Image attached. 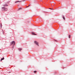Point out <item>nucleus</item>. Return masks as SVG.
I'll use <instances>...</instances> for the list:
<instances>
[{
    "label": "nucleus",
    "instance_id": "18",
    "mask_svg": "<svg viewBox=\"0 0 75 75\" xmlns=\"http://www.w3.org/2000/svg\"><path fill=\"white\" fill-rule=\"evenodd\" d=\"M42 1V0H40V1Z\"/></svg>",
    "mask_w": 75,
    "mask_h": 75
},
{
    "label": "nucleus",
    "instance_id": "20",
    "mask_svg": "<svg viewBox=\"0 0 75 75\" xmlns=\"http://www.w3.org/2000/svg\"><path fill=\"white\" fill-rule=\"evenodd\" d=\"M21 1H19V2H21Z\"/></svg>",
    "mask_w": 75,
    "mask_h": 75
},
{
    "label": "nucleus",
    "instance_id": "10",
    "mask_svg": "<svg viewBox=\"0 0 75 75\" xmlns=\"http://www.w3.org/2000/svg\"><path fill=\"white\" fill-rule=\"evenodd\" d=\"M19 50L20 51H21V50H22V48H19Z\"/></svg>",
    "mask_w": 75,
    "mask_h": 75
},
{
    "label": "nucleus",
    "instance_id": "14",
    "mask_svg": "<svg viewBox=\"0 0 75 75\" xmlns=\"http://www.w3.org/2000/svg\"><path fill=\"white\" fill-rule=\"evenodd\" d=\"M34 73H36V72H37V71H34Z\"/></svg>",
    "mask_w": 75,
    "mask_h": 75
},
{
    "label": "nucleus",
    "instance_id": "15",
    "mask_svg": "<svg viewBox=\"0 0 75 75\" xmlns=\"http://www.w3.org/2000/svg\"><path fill=\"white\" fill-rule=\"evenodd\" d=\"M30 6V5H29L28 6L26 7H28Z\"/></svg>",
    "mask_w": 75,
    "mask_h": 75
},
{
    "label": "nucleus",
    "instance_id": "7",
    "mask_svg": "<svg viewBox=\"0 0 75 75\" xmlns=\"http://www.w3.org/2000/svg\"><path fill=\"white\" fill-rule=\"evenodd\" d=\"M62 17L64 20H65V17H64V16H62Z\"/></svg>",
    "mask_w": 75,
    "mask_h": 75
},
{
    "label": "nucleus",
    "instance_id": "2",
    "mask_svg": "<svg viewBox=\"0 0 75 75\" xmlns=\"http://www.w3.org/2000/svg\"><path fill=\"white\" fill-rule=\"evenodd\" d=\"M11 45H15V42L14 41H12L11 42Z\"/></svg>",
    "mask_w": 75,
    "mask_h": 75
},
{
    "label": "nucleus",
    "instance_id": "8",
    "mask_svg": "<svg viewBox=\"0 0 75 75\" xmlns=\"http://www.w3.org/2000/svg\"><path fill=\"white\" fill-rule=\"evenodd\" d=\"M32 34L33 35H37L36 34H35L34 32H32Z\"/></svg>",
    "mask_w": 75,
    "mask_h": 75
},
{
    "label": "nucleus",
    "instance_id": "16",
    "mask_svg": "<svg viewBox=\"0 0 75 75\" xmlns=\"http://www.w3.org/2000/svg\"><path fill=\"white\" fill-rule=\"evenodd\" d=\"M49 9H50L51 10H53V9H52L50 8H49Z\"/></svg>",
    "mask_w": 75,
    "mask_h": 75
},
{
    "label": "nucleus",
    "instance_id": "5",
    "mask_svg": "<svg viewBox=\"0 0 75 75\" xmlns=\"http://www.w3.org/2000/svg\"><path fill=\"white\" fill-rule=\"evenodd\" d=\"M23 10V7H21L19 8V10Z\"/></svg>",
    "mask_w": 75,
    "mask_h": 75
},
{
    "label": "nucleus",
    "instance_id": "17",
    "mask_svg": "<svg viewBox=\"0 0 75 75\" xmlns=\"http://www.w3.org/2000/svg\"><path fill=\"white\" fill-rule=\"evenodd\" d=\"M25 1V0H23V1Z\"/></svg>",
    "mask_w": 75,
    "mask_h": 75
},
{
    "label": "nucleus",
    "instance_id": "13",
    "mask_svg": "<svg viewBox=\"0 0 75 75\" xmlns=\"http://www.w3.org/2000/svg\"><path fill=\"white\" fill-rule=\"evenodd\" d=\"M1 28L2 27V24L1 23Z\"/></svg>",
    "mask_w": 75,
    "mask_h": 75
},
{
    "label": "nucleus",
    "instance_id": "19",
    "mask_svg": "<svg viewBox=\"0 0 75 75\" xmlns=\"http://www.w3.org/2000/svg\"><path fill=\"white\" fill-rule=\"evenodd\" d=\"M54 41H57L55 40H54Z\"/></svg>",
    "mask_w": 75,
    "mask_h": 75
},
{
    "label": "nucleus",
    "instance_id": "11",
    "mask_svg": "<svg viewBox=\"0 0 75 75\" xmlns=\"http://www.w3.org/2000/svg\"><path fill=\"white\" fill-rule=\"evenodd\" d=\"M71 35H69V38H71Z\"/></svg>",
    "mask_w": 75,
    "mask_h": 75
},
{
    "label": "nucleus",
    "instance_id": "4",
    "mask_svg": "<svg viewBox=\"0 0 75 75\" xmlns=\"http://www.w3.org/2000/svg\"><path fill=\"white\" fill-rule=\"evenodd\" d=\"M4 7H6V6H8V5L7 4H5L4 5Z\"/></svg>",
    "mask_w": 75,
    "mask_h": 75
},
{
    "label": "nucleus",
    "instance_id": "9",
    "mask_svg": "<svg viewBox=\"0 0 75 75\" xmlns=\"http://www.w3.org/2000/svg\"><path fill=\"white\" fill-rule=\"evenodd\" d=\"M19 2V1H16L15 2V3H18Z\"/></svg>",
    "mask_w": 75,
    "mask_h": 75
},
{
    "label": "nucleus",
    "instance_id": "1",
    "mask_svg": "<svg viewBox=\"0 0 75 75\" xmlns=\"http://www.w3.org/2000/svg\"><path fill=\"white\" fill-rule=\"evenodd\" d=\"M2 11H7L8 9L4 7H2Z\"/></svg>",
    "mask_w": 75,
    "mask_h": 75
},
{
    "label": "nucleus",
    "instance_id": "6",
    "mask_svg": "<svg viewBox=\"0 0 75 75\" xmlns=\"http://www.w3.org/2000/svg\"><path fill=\"white\" fill-rule=\"evenodd\" d=\"M4 57H3L1 59V61H2V60H4Z\"/></svg>",
    "mask_w": 75,
    "mask_h": 75
},
{
    "label": "nucleus",
    "instance_id": "12",
    "mask_svg": "<svg viewBox=\"0 0 75 75\" xmlns=\"http://www.w3.org/2000/svg\"><path fill=\"white\" fill-rule=\"evenodd\" d=\"M2 31L3 32V33L4 34V30H2Z\"/></svg>",
    "mask_w": 75,
    "mask_h": 75
},
{
    "label": "nucleus",
    "instance_id": "3",
    "mask_svg": "<svg viewBox=\"0 0 75 75\" xmlns=\"http://www.w3.org/2000/svg\"><path fill=\"white\" fill-rule=\"evenodd\" d=\"M35 43L36 45H38V46H39V45H38V42H37V41H35Z\"/></svg>",
    "mask_w": 75,
    "mask_h": 75
}]
</instances>
